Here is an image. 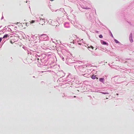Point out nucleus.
<instances>
[{
  "label": "nucleus",
  "mask_w": 134,
  "mask_h": 134,
  "mask_svg": "<svg viewBox=\"0 0 134 134\" xmlns=\"http://www.w3.org/2000/svg\"><path fill=\"white\" fill-rule=\"evenodd\" d=\"M111 36L113 37V36L112 34L111 33Z\"/></svg>",
  "instance_id": "10"
},
{
  "label": "nucleus",
  "mask_w": 134,
  "mask_h": 134,
  "mask_svg": "<svg viewBox=\"0 0 134 134\" xmlns=\"http://www.w3.org/2000/svg\"><path fill=\"white\" fill-rule=\"evenodd\" d=\"M115 42H116V43H118V41H117V40H115Z\"/></svg>",
  "instance_id": "9"
},
{
  "label": "nucleus",
  "mask_w": 134,
  "mask_h": 134,
  "mask_svg": "<svg viewBox=\"0 0 134 134\" xmlns=\"http://www.w3.org/2000/svg\"><path fill=\"white\" fill-rule=\"evenodd\" d=\"M132 42H133V40H132Z\"/></svg>",
  "instance_id": "15"
},
{
  "label": "nucleus",
  "mask_w": 134,
  "mask_h": 134,
  "mask_svg": "<svg viewBox=\"0 0 134 134\" xmlns=\"http://www.w3.org/2000/svg\"><path fill=\"white\" fill-rule=\"evenodd\" d=\"M99 81L102 82H103L104 81V79L103 78H100L99 79Z\"/></svg>",
  "instance_id": "1"
},
{
  "label": "nucleus",
  "mask_w": 134,
  "mask_h": 134,
  "mask_svg": "<svg viewBox=\"0 0 134 134\" xmlns=\"http://www.w3.org/2000/svg\"><path fill=\"white\" fill-rule=\"evenodd\" d=\"M10 43H12V44H13V43L12 42V41H10Z\"/></svg>",
  "instance_id": "11"
},
{
  "label": "nucleus",
  "mask_w": 134,
  "mask_h": 134,
  "mask_svg": "<svg viewBox=\"0 0 134 134\" xmlns=\"http://www.w3.org/2000/svg\"><path fill=\"white\" fill-rule=\"evenodd\" d=\"M35 21L34 20H32L31 21H30V23H33L35 22Z\"/></svg>",
  "instance_id": "5"
},
{
  "label": "nucleus",
  "mask_w": 134,
  "mask_h": 134,
  "mask_svg": "<svg viewBox=\"0 0 134 134\" xmlns=\"http://www.w3.org/2000/svg\"><path fill=\"white\" fill-rule=\"evenodd\" d=\"M91 48L92 49H93V47L91 46H90L89 47H88V48Z\"/></svg>",
  "instance_id": "6"
},
{
  "label": "nucleus",
  "mask_w": 134,
  "mask_h": 134,
  "mask_svg": "<svg viewBox=\"0 0 134 134\" xmlns=\"http://www.w3.org/2000/svg\"><path fill=\"white\" fill-rule=\"evenodd\" d=\"M96 78L97 79H98V78L97 77H96Z\"/></svg>",
  "instance_id": "12"
},
{
  "label": "nucleus",
  "mask_w": 134,
  "mask_h": 134,
  "mask_svg": "<svg viewBox=\"0 0 134 134\" xmlns=\"http://www.w3.org/2000/svg\"><path fill=\"white\" fill-rule=\"evenodd\" d=\"M74 97H76V96H74Z\"/></svg>",
  "instance_id": "13"
},
{
  "label": "nucleus",
  "mask_w": 134,
  "mask_h": 134,
  "mask_svg": "<svg viewBox=\"0 0 134 134\" xmlns=\"http://www.w3.org/2000/svg\"><path fill=\"white\" fill-rule=\"evenodd\" d=\"M101 43L103 44L106 45V44H107V43L106 42H105L104 41H102V42H101Z\"/></svg>",
  "instance_id": "4"
},
{
  "label": "nucleus",
  "mask_w": 134,
  "mask_h": 134,
  "mask_svg": "<svg viewBox=\"0 0 134 134\" xmlns=\"http://www.w3.org/2000/svg\"><path fill=\"white\" fill-rule=\"evenodd\" d=\"M8 34H6L3 37V38H7L8 37Z\"/></svg>",
  "instance_id": "3"
},
{
  "label": "nucleus",
  "mask_w": 134,
  "mask_h": 134,
  "mask_svg": "<svg viewBox=\"0 0 134 134\" xmlns=\"http://www.w3.org/2000/svg\"><path fill=\"white\" fill-rule=\"evenodd\" d=\"M2 40V38L1 37V38H0V43L1 42Z\"/></svg>",
  "instance_id": "8"
},
{
  "label": "nucleus",
  "mask_w": 134,
  "mask_h": 134,
  "mask_svg": "<svg viewBox=\"0 0 134 134\" xmlns=\"http://www.w3.org/2000/svg\"><path fill=\"white\" fill-rule=\"evenodd\" d=\"M99 37L100 38H102L103 37V36L102 35H100L99 36Z\"/></svg>",
  "instance_id": "7"
},
{
  "label": "nucleus",
  "mask_w": 134,
  "mask_h": 134,
  "mask_svg": "<svg viewBox=\"0 0 134 134\" xmlns=\"http://www.w3.org/2000/svg\"><path fill=\"white\" fill-rule=\"evenodd\" d=\"M116 94L118 95V94Z\"/></svg>",
  "instance_id": "14"
},
{
  "label": "nucleus",
  "mask_w": 134,
  "mask_h": 134,
  "mask_svg": "<svg viewBox=\"0 0 134 134\" xmlns=\"http://www.w3.org/2000/svg\"><path fill=\"white\" fill-rule=\"evenodd\" d=\"M96 75H95L94 74L91 77V78L93 79H94L96 78Z\"/></svg>",
  "instance_id": "2"
}]
</instances>
